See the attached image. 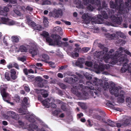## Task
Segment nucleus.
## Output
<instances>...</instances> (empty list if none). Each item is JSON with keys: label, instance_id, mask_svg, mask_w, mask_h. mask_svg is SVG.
<instances>
[{"label": "nucleus", "instance_id": "1", "mask_svg": "<svg viewBox=\"0 0 131 131\" xmlns=\"http://www.w3.org/2000/svg\"><path fill=\"white\" fill-rule=\"evenodd\" d=\"M73 77V78L66 77L64 79V81L68 83H70L71 82H73V84H72L73 86L71 88L72 92L78 97H84L85 96L87 95L88 94L84 90L85 87L82 84L76 83L78 81V78L75 75H74Z\"/></svg>", "mask_w": 131, "mask_h": 131}, {"label": "nucleus", "instance_id": "2", "mask_svg": "<svg viewBox=\"0 0 131 131\" xmlns=\"http://www.w3.org/2000/svg\"><path fill=\"white\" fill-rule=\"evenodd\" d=\"M103 8L100 6V5L97 9L100 12H99V13H101L102 15H98L96 18L95 17H92L91 16H89L87 14H84L82 16V18L84 19H86L87 18L89 20L91 21V23L94 24H101L103 22V17L106 19L107 18V16L106 13L104 10L102 11L103 9L104 8H105L107 7V4L105 2H103L102 3Z\"/></svg>", "mask_w": 131, "mask_h": 131}, {"label": "nucleus", "instance_id": "3", "mask_svg": "<svg viewBox=\"0 0 131 131\" xmlns=\"http://www.w3.org/2000/svg\"><path fill=\"white\" fill-rule=\"evenodd\" d=\"M108 48H104L102 51H96L95 52L94 55L95 58H103V60L106 63L109 62L112 56L114 50L110 49L108 52Z\"/></svg>", "mask_w": 131, "mask_h": 131}, {"label": "nucleus", "instance_id": "4", "mask_svg": "<svg viewBox=\"0 0 131 131\" xmlns=\"http://www.w3.org/2000/svg\"><path fill=\"white\" fill-rule=\"evenodd\" d=\"M111 57V60L109 63L112 64L116 63L118 61L121 64H123L126 63L127 64L128 62V60L127 58V56L125 54H122V52L121 51H116L114 53Z\"/></svg>", "mask_w": 131, "mask_h": 131}, {"label": "nucleus", "instance_id": "5", "mask_svg": "<svg viewBox=\"0 0 131 131\" xmlns=\"http://www.w3.org/2000/svg\"><path fill=\"white\" fill-rule=\"evenodd\" d=\"M41 35L46 38V41L50 45L61 46L62 44V42L60 40L61 37L59 35L57 34H53L51 35V37L53 39V41L51 39L48 37L49 35V33L46 31H43Z\"/></svg>", "mask_w": 131, "mask_h": 131}, {"label": "nucleus", "instance_id": "6", "mask_svg": "<svg viewBox=\"0 0 131 131\" xmlns=\"http://www.w3.org/2000/svg\"><path fill=\"white\" fill-rule=\"evenodd\" d=\"M123 0H115V3L112 1L110 2V6L111 8L118 10L121 12L124 10L125 7L124 6Z\"/></svg>", "mask_w": 131, "mask_h": 131}, {"label": "nucleus", "instance_id": "7", "mask_svg": "<svg viewBox=\"0 0 131 131\" xmlns=\"http://www.w3.org/2000/svg\"><path fill=\"white\" fill-rule=\"evenodd\" d=\"M86 84L87 85V87L90 90V94L92 96L95 98L97 96V93L94 90L93 84H92L89 81H87L86 82Z\"/></svg>", "mask_w": 131, "mask_h": 131}, {"label": "nucleus", "instance_id": "8", "mask_svg": "<svg viewBox=\"0 0 131 131\" xmlns=\"http://www.w3.org/2000/svg\"><path fill=\"white\" fill-rule=\"evenodd\" d=\"M83 3L85 5L87 6L89 3V0H83ZM90 3L93 5H97V7H99L100 5V0H90Z\"/></svg>", "mask_w": 131, "mask_h": 131}, {"label": "nucleus", "instance_id": "9", "mask_svg": "<svg viewBox=\"0 0 131 131\" xmlns=\"http://www.w3.org/2000/svg\"><path fill=\"white\" fill-rule=\"evenodd\" d=\"M127 70L128 72H131V63L123 64V67L121 69V72L123 73L125 72Z\"/></svg>", "mask_w": 131, "mask_h": 131}, {"label": "nucleus", "instance_id": "10", "mask_svg": "<svg viewBox=\"0 0 131 131\" xmlns=\"http://www.w3.org/2000/svg\"><path fill=\"white\" fill-rule=\"evenodd\" d=\"M111 18L113 22L118 25H120L123 20L121 17H118L117 15H112Z\"/></svg>", "mask_w": 131, "mask_h": 131}, {"label": "nucleus", "instance_id": "11", "mask_svg": "<svg viewBox=\"0 0 131 131\" xmlns=\"http://www.w3.org/2000/svg\"><path fill=\"white\" fill-rule=\"evenodd\" d=\"M120 91V90H119L117 87L115 86L111 88L110 89L111 93L112 95H114L116 97L118 96L119 94V92Z\"/></svg>", "mask_w": 131, "mask_h": 131}, {"label": "nucleus", "instance_id": "12", "mask_svg": "<svg viewBox=\"0 0 131 131\" xmlns=\"http://www.w3.org/2000/svg\"><path fill=\"white\" fill-rule=\"evenodd\" d=\"M110 68L108 65L102 64L100 65L96 69V72L97 73H100L101 71H104L105 69H108Z\"/></svg>", "mask_w": 131, "mask_h": 131}, {"label": "nucleus", "instance_id": "13", "mask_svg": "<svg viewBox=\"0 0 131 131\" xmlns=\"http://www.w3.org/2000/svg\"><path fill=\"white\" fill-rule=\"evenodd\" d=\"M54 100L53 99L51 98L50 99L47 98L45 100H43L41 101V102L44 106H45L47 107H48L50 106V103L53 102Z\"/></svg>", "mask_w": 131, "mask_h": 131}, {"label": "nucleus", "instance_id": "14", "mask_svg": "<svg viewBox=\"0 0 131 131\" xmlns=\"http://www.w3.org/2000/svg\"><path fill=\"white\" fill-rule=\"evenodd\" d=\"M131 121V118L129 117L125 116L122 120V125L124 127H126L129 124Z\"/></svg>", "mask_w": 131, "mask_h": 131}, {"label": "nucleus", "instance_id": "15", "mask_svg": "<svg viewBox=\"0 0 131 131\" xmlns=\"http://www.w3.org/2000/svg\"><path fill=\"white\" fill-rule=\"evenodd\" d=\"M10 76L11 79L14 80L17 78V76L16 75V70L14 69H12L10 70Z\"/></svg>", "mask_w": 131, "mask_h": 131}, {"label": "nucleus", "instance_id": "16", "mask_svg": "<svg viewBox=\"0 0 131 131\" xmlns=\"http://www.w3.org/2000/svg\"><path fill=\"white\" fill-rule=\"evenodd\" d=\"M21 107L20 108H17V110L19 113H22V115L26 114L27 110V107L26 106L21 105Z\"/></svg>", "mask_w": 131, "mask_h": 131}, {"label": "nucleus", "instance_id": "17", "mask_svg": "<svg viewBox=\"0 0 131 131\" xmlns=\"http://www.w3.org/2000/svg\"><path fill=\"white\" fill-rule=\"evenodd\" d=\"M92 82L93 84L95 85L101 86L102 84L103 81L101 79H99L96 78H95L93 80Z\"/></svg>", "mask_w": 131, "mask_h": 131}, {"label": "nucleus", "instance_id": "18", "mask_svg": "<svg viewBox=\"0 0 131 131\" xmlns=\"http://www.w3.org/2000/svg\"><path fill=\"white\" fill-rule=\"evenodd\" d=\"M1 93L4 100L5 101L9 103L8 100L6 99L8 94L6 93V90L5 88H3L2 89L1 91Z\"/></svg>", "mask_w": 131, "mask_h": 131}, {"label": "nucleus", "instance_id": "19", "mask_svg": "<svg viewBox=\"0 0 131 131\" xmlns=\"http://www.w3.org/2000/svg\"><path fill=\"white\" fill-rule=\"evenodd\" d=\"M9 116L16 120H17L19 119V116L16 115L15 112L12 111H8L7 113Z\"/></svg>", "mask_w": 131, "mask_h": 131}, {"label": "nucleus", "instance_id": "20", "mask_svg": "<svg viewBox=\"0 0 131 131\" xmlns=\"http://www.w3.org/2000/svg\"><path fill=\"white\" fill-rule=\"evenodd\" d=\"M124 92L123 91H120L119 93V96L118 98V102L122 103L124 102Z\"/></svg>", "mask_w": 131, "mask_h": 131}, {"label": "nucleus", "instance_id": "21", "mask_svg": "<svg viewBox=\"0 0 131 131\" xmlns=\"http://www.w3.org/2000/svg\"><path fill=\"white\" fill-rule=\"evenodd\" d=\"M6 2H9V3L7 5V6L10 8L12 7V6H14L16 5H13L14 4H16L15 0H3Z\"/></svg>", "mask_w": 131, "mask_h": 131}, {"label": "nucleus", "instance_id": "22", "mask_svg": "<svg viewBox=\"0 0 131 131\" xmlns=\"http://www.w3.org/2000/svg\"><path fill=\"white\" fill-rule=\"evenodd\" d=\"M118 51H121L122 52L124 51L125 53L127 54L128 55L131 57V53L127 49H125L123 47H120L118 48Z\"/></svg>", "mask_w": 131, "mask_h": 131}, {"label": "nucleus", "instance_id": "23", "mask_svg": "<svg viewBox=\"0 0 131 131\" xmlns=\"http://www.w3.org/2000/svg\"><path fill=\"white\" fill-rule=\"evenodd\" d=\"M33 29L34 30H38L40 31L42 29V27L40 25L37 24L33 22Z\"/></svg>", "mask_w": 131, "mask_h": 131}, {"label": "nucleus", "instance_id": "24", "mask_svg": "<svg viewBox=\"0 0 131 131\" xmlns=\"http://www.w3.org/2000/svg\"><path fill=\"white\" fill-rule=\"evenodd\" d=\"M105 37L107 38L109 40H111L113 39L115 37V34H105Z\"/></svg>", "mask_w": 131, "mask_h": 131}, {"label": "nucleus", "instance_id": "25", "mask_svg": "<svg viewBox=\"0 0 131 131\" xmlns=\"http://www.w3.org/2000/svg\"><path fill=\"white\" fill-rule=\"evenodd\" d=\"M85 61L84 59L79 58L78 59L77 61L75 62V64L77 66H79L81 64L84 63Z\"/></svg>", "mask_w": 131, "mask_h": 131}, {"label": "nucleus", "instance_id": "26", "mask_svg": "<svg viewBox=\"0 0 131 131\" xmlns=\"http://www.w3.org/2000/svg\"><path fill=\"white\" fill-rule=\"evenodd\" d=\"M33 43H29V45L27 46V48L29 49V51L30 53L31 54V56L33 57Z\"/></svg>", "mask_w": 131, "mask_h": 131}, {"label": "nucleus", "instance_id": "27", "mask_svg": "<svg viewBox=\"0 0 131 131\" xmlns=\"http://www.w3.org/2000/svg\"><path fill=\"white\" fill-rule=\"evenodd\" d=\"M39 53V51L37 46L33 45V56L37 55Z\"/></svg>", "mask_w": 131, "mask_h": 131}, {"label": "nucleus", "instance_id": "28", "mask_svg": "<svg viewBox=\"0 0 131 131\" xmlns=\"http://www.w3.org/2000/svg\"><path fill=\"white\" fill-rule=\"evenodd\" d=\"M38 90L39 91H41V93L42 95V96L44 97H47L48 96V94L47 93V91L46 90H44L42 89H40L39 90Z\"/></svg>", "mask_w": 131, "mask_h": 131}, {"label": "nucleus", "instance_id": "29", "mask_svg": "<svg viewBox=\"0 0 131 131\" xmlns=\"http://www.w3.org/2000/svg\"><path fill=\"white\" fill-rule=\"evenodd\" d=\"M25 117L29 122L33 123V115H27L25 116Z\"/></svg>", "mask_w": 131, "mask_h": 131}, {"label": "nucleus", "instance_id": "30", "mask_svg": "<svg viewBox=\"0 0 131 131\" xmlns=\"http://www.w3.org/2000/svg\"><path fill=\"white\" fill-rule=\"evenodd\" d=\"M107 105H109V106H110V105H109L110 104L111 105V107L114 110L117 111H119V108H117L114 106L115 104L114 103H107Z\"/></svg>", "mask_w": 131, "mask_h": 131}, {"label": "nucleus", "instance_id": "31", "mask_svg": "<svg viewBox=\"0 0 131 131\" xmlns=\"http://www.w3.org/2000/svg\"><path fill=\"white\" fill-rule=\"evenodd\" d=\"M62 15V10L60 9H59L56 11L55 17L58 18L60 16H61Z\"/></svg>", "mask_w": 131, "mask_h": 131}, {"label": "nucleus", "instance_id": "32", "mask_svg": "<svg viewBox=\"0 0 131 131\" xmlns=\"http://www.w3.org/2000/svg\"><path fill=\"white\" fill-rule=\"evenodd\" d=\"M48 23L47 18L44 17L43 18V24L44 27H48L49 26Z\"/></svg>", "mask_w": 131, "mask_h": 131}, {"label": "nucleus", "instance_id": "33", "mask_svg": "<svg viewBox=\"0 0 131 131\" xmlns=\"http://www.w3.org/2000/svg\"><path fill=\"white\" fill-rule=\"evenodd\" d=\"M19 49L21 52H26L27 51V48L24 45L20 46L19 47Z\"/></svg>", "mask_w": 131, "mask_h": 131}, {"label": "nucleus", "instance_id": "34", "mask_svg": "<svg viewBox=\"0 0 131 131\" xmlns=\"http://www.w3.org/2000/svg\"><path fill=\"white\" fill-rule=\"evenodd\" d=\"M116 33L117 35L122 38L125 39L126 38V36L124 34L120 31L116 32Z\"/></svg>", "mask_w": 131, "mask_h": 131}, {"label": "nucleus", "instance_id": "35", "mask_svg": "<svg viewBox=\"0 0 131 131\" xmlns=\"http://www.w3.org/2000/svg\"><path fill=\"white\" fill-rule=\"evenodd\" d=\"M11 38L12 41L13 42L17 43L19 41V38L17 36H12Z\"/></svg>", "mask_w": 131, "mask_h": 131}, {"label": "nucleus", "instance_id": "36", "mask_svg": "<svg viewBox=\"0 0 131 131\" xmlns=\"http://www.w3.org/2000/svg\"><path fill=\"white\" fill-rule=\"evenodd\" d=\"M9 20V18L2 17L1 18V21L2 24H7Z\"/></svg>", "mask_w": 131, "mask_h": 131}, {"label": "nucleus", "instance_id": "37", "mask_svg": "<svg viewBox=\"0 0 131 131\" xmlns=\"http://www.w3.org/2000/svg\"><path fill=\"white\" fill-rule=\"evenodd\" d=\"M26 20L27 22L29 25H30L32 27H33V22L31 20L29 16L26 17Z\"/></svg>", "mask_w": 131, "mask_h": 131}, {"label": "nucleus", "instance_id": "38", "mask_svg": "<svg viewBox=\"0 0 131 131\" xmlns=\"http://www.w3.org/2000/svg\"><path fill=\"white\" fill-rule=\"evenodd\" d=\"M28 100L27 98L24 97L23 99V101L22 102L21 105H23L26 106L28 105Z\"/></svg>", "mask_w": 131, "mask_h": 131}, {"label": "nucleus", "instance_id": "39", "mask_svg": "<svg viewBox=\"0 0 131 131\" xmlns=\"http://www.w3.org/2000/svg\"><path fill=\"white\" fill-rule=\"evenodd\" d=\"M107 122H108L109 124H108L107 125L112 127H115L116 126L115 123L113 122L110 119H108Z\"/></svg>", "mask_w": 131, "mask_h": 131}, {"label": "nucleus", "instance_id": "40", "mask_svg": "<svg viewBox=\"0 0 131 131\" xmlns=\"http://www.w3.org/2000/svg\"><path fill=\"white\" fill-rule=\"evenodd\" d=\"M126 102L127 103L128 106L129 107H131V99L130 97L126 98Z\"/></svg>", "mask_w": 131, "mask_h": 131}, {"label": "nucleus", "instance_id": "41", "mask_svg": "<svg viewBox=\"0 0 131 131\" xmlns=\"http://www.w3.org/2000/svg\"><path fill=\"white\" fill-rule=\"evenodd\" d=\"M35 79L36 81L39 82L41 81L46 82L47 81V80H43L41 77H36Z\"/></svg>", "mask_w": 131, "mask_h": 131}, {"label": "nucleus", "instance_id": "42", "mask_svg": "<svg viewBox=\"0 0 131 131\" xmlns=\"http://www.w3.org/2000/svg\"><path fill=\"white\" fill-rule=\"evenodd\" d=\"M18 60L19 61L24 62L26 61V57L25 56H24L23 57H19L18 58Z\"/></svg>", "mask_w": 131, "mask_h": 131}, {"label": "nucleus", "instance_id": "43", "mask_svg": "<svg viewBox=\"0 0 131 131\" xmlns=\"http://www.w3.org/2000/svg\"><path fill=\"white\" fill-rule=\"evenodd\" d=\"M14 100L16 102H19L20 100L19 96L17 95H16L14 97Z\"/></svg>", "mask_w": 131, "mask_h": 131}, {"label": "nucleus", "instance_id": "44", "mask_svg": "<svg viewBox=\"0 0 131 131\" xmlns=\"http://www.w3.org/2000/svg\"><path fill=\"white\" fill-rule=\"evenodd\" d=\"M125 5L126 7H131V0L130 1H126L125 3Z\"/></svg>", "mask_w": 131, "mask_h": 131}, {"label": "nucleus", "instance_id": "45", "mask_svg": "<svg viewBox=\"0 0 131 131\" xmlns=\"http://www.w3.org/2000/svg\"><path fill=\"white\" fill-rule=\"evenodd\" d=\"M15 22L13 20H10V19H9L8 21L7 24L9 25H12L15 24Z\"/></svg>", "mask_w": 131, "mask_h": 131}, {"label": "nucleus", "instance_id": "46", "mask_svg": "<svg viewBox=\"0 0 131 131\" xmlns=\"http://www.w3.org/2000/svg\"><path fill=\"white\" fill-rule=\"evenodd\" d=\"M5 78L8 81H11V78L9 75L8 73H5Z\"/></svg>", "mask_w": 131, "mask_h": 131}, {"label": "nucleus", "instance_id": "47", "mask_svg": "<svg viewBox=\"0 0 131 131\" xmlns=\"http://www.w3.org/2000/svg\"><path fill=\"white\" fill-rule=\"evenodd\" d=\"M93 6H94V7H93L91 5H90L87 7V9L90 10L91 11H92L93 9L95 7H96V6H97L96 5H95V6L94 5Z\"/></svg>", "mask_w": 131, "mask_h": 131}, {"label": "nucleus", "instance_id": "48", "mask_svg": "<svg viewBox=\"0 0 131 131\" xmlns=\"http://www.w3.org/2000/svg\"><path fill=\"white\" fill-rule=\"evenodd\" d=\"M13 68H15L17 70H19V65L15 62H13Z\"/></svg>", "mask_w": 131, "mask_h": 131}, {"label": "nucleus", "instance_id": "49", "mask_svg": "<svg viewBox=\"0 0 131 131\" xmlns=\"http://www.w3.org/2000/svg\"><path fill=\"white\" fill-rule=\"evenodd\" d=\"M59 85L63 89H65L66 88V86L62 83H59Z\"/></svg>", "mask_w": 131, "mask_h": 131}, {"label": "nucleus", "instance_id": "50", "mask_svg": "<svg viewBox=\"0 0 131 131\" xmlns=\"http://www.w3.org/2000/svg\"><path fill=\"white\" fill-rule=\"evenodd\" d=\"M7 14V13L5 12L4 10H0V15L6 16Z\"/></svg>", "mask_w": 131, "mask_h": 131}, {"label": "nucleus", "instance_id": "51", "mask_svg": "<svg viewBox=\"0 0 131 131\" xmlns=\"http://www.w3.org/2000/svg\"><path fill=\"white\" fill-rule=\"evenodd\" d=\"M85 64L88 67H91L92 65V63L91 62L86 61L85 63Z\"/></svg>", "mask_w": 131, "mask_h": 131}, {"label": "nucleus", "instance_id": "52", "mask_svg": "<svg viewBox=\"0 0 131 131\" xmlns=\"http://www.w3.org/2000/svg\"><path fill=\"white\" fill-rule=\"evenodd\" d=\"M42 57L43 58L46 60H48L49 59V57L46 54H43L42 56Z\"/></svg>", "mask_w": 131, "mask_h": 131}, {"label": "nucleus", "instance_id": "53", "mask_svg": "<svg viewBox=\"0 0 131 131\" xmlns=\"http://www.w3.org/2000/svg\"><path fill=\"white\" fill-rule=\"evenodd\" d=\"M90 49V48L88 47H85L83 48L82 49V51L84 52H87Z\"/></svg>", "mask_w": 131, "mask_h": 131}, {"label": "nucleus", "instance_id": "54", "mask_svg": "<svg viewBox=\"0 0 131 131\" xmlns=\"http://www.w3.org/2000/svg\"><path fill=\"white\" fill-rule=\"evenodd\" d=\"M51 4V2L49 1L45 0L43 2L42 4L43 5H48Z\"/></svg>", "mask_w": 131, "mask_h": 131}, {"label": "nucleus", "instance_id": "55", "mask_svg": "<svg viewBox=\"0 0 131 131\" xmlns=\"http://www.w3.org/2000/svg\"><path fill=\"white\" fill-rule=\"evenodd\" d=\"M38 83V85L39 87L42 88L44 86V84L42 82V81L39 82Z\"/></svg>", "mask_w": 131, "mask_h": 131}, {"label": "nucleus", "instance_id": "56", "mask_svg": "<svg viewBox=\"0 0 131 131\" xmlns=\"http://www.w3.org/2000/svg\"><path fill=\"white\" fill-rule=\"evenodd\" d=\"M6 62L5 60L4 59H1L0 61V64L4 65L5 64H6Z\"/></svg>", "mask_w": 131, "mask_h": 131}, {"label": "nucleus", "instance_id": "57", "mask_svg": "<svg viewBox=\"0 0 131 131\" xmlns=\"http://www.w3.org/2000/svg\"><path fill=\"white\" fill-rule=\"evenodd\" d=\"M91 31L94 33H97L99 31V29L97 28H95L92 30Z\"/></svg>", "mask_w": 131, "mask_h": 131}, {"label": "nucleus", "instance_id": "58", "mask_svg": "<svg viewBox=\"0 0 131 131\" xmlns=\"http://www.w3.org/2000/svg\"><path fill=\"white\" fill-rule=\"evenodd\" d=\"M88 74H89L88 73H86L85 74L84 76L86 78L88 79L91 80L92 79V77L90 76L89 75H88Z\"/></svg>", "mask_w": 131, "mask_h": 131}, {"label": "nucleus", "instance_id": "59", "mask_svg": "<svg viewBox=\"0 0 131 131\" xmlns=\"http://www.w3.org/2000/svg\"><path fill=\"white\" fill-rule=\"evenodd\" d=\"M23 71L25 74L26 75H27L28 74V70L26 68H24L23 69Z\"/></svg>", "mask_w": 131, "mask_h": 131}, {"label": "nucleus", "instance_id": "60", "mask_svg": "<svg viewBox=\"0 0 131 131\" xmlns=\"http://www.w3.org/2000/svg\"><path fill=\"white\" fill-rule=\"evenodd\" d=\"M26 9L29 11H31L33 10V8L29 6H27Z\"/></svg>", "mask_w": 131, "mask_h": 131}, {"label": "nucleus", "instance_id": "61", "mask_svg": "<svg viewBox=\"0 0 131 131\" xmlns=\"http://www.w3.org/2000/svg\"><path fill=\"white\" fill-rule=\"evenodd\" d=\"M8 7L7 6H5L3 8V10L6 13H7L9 11V9L8 8Z\"/></svg>", "mask_w": 131, "mask_h": 131}, {"label": "nucleus", "instance_id": "62", "mask_svg": "<svg viewBox=\"0 0 131 131\" xmlns=\"http://www.w3.org/2000/svg\"><path fill=\"white\" fill-rule=\"evenodd\" d=\"M123 124V122H121V123H118L115 124L116 125V126L117 127H120L122 126H123V125H122Z\"/></svg>", "mask_w": 131, "mask_h": 131}, {"label": "nucleus", "instance_id": "63", "mask_svg": "<svg viewBox=\"0 0 131 131\" xmlns=\"http://www.w3.org/2000/svg\"><path fill=\"white\" fill-rule=\"evenodd\" d=\"M13 62L12 63H10L7 66V67L9 69L13 68Z\"/></svg>", "mask_w": 131, "mask_h": 131}, {"label": "nucleus", "instance_id": "64", "mask_svg": "<svg viewBox=\"0 0 131 131\" xmlns=\"http://www.w3.org/2000/svg\"><path fill=\"white\" fill-rule=\"evenodd\" d=\"M52 102H51L50 103V106H51V107L52 108H55L56 107V105L55 104L52 103Z\"/></svg>", "mask_w": 131, "mask_h": 131}]
</instances>
